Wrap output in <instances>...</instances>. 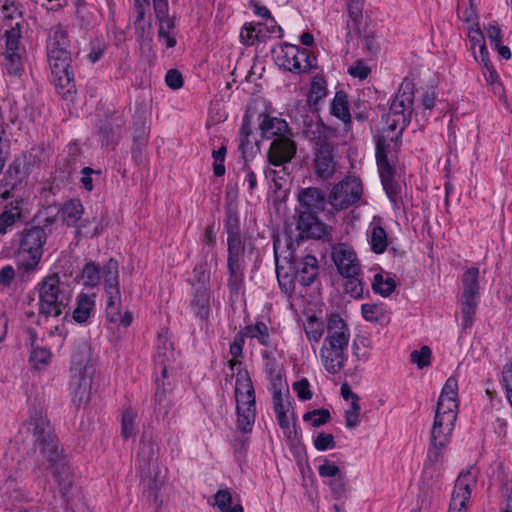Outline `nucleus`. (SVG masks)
<instances>
[{
	"label": "nucleus",
	"mask_w": 512,
	"mask_h": 512,
	"mask_svg": "<svg viewBox=\"0 0 512 512\" xmlns=\"http://www.w3.org/2000/svg\"><path fill=\"white\" fill-rule=\"evenodd\" d=\"M458 407L457 386H443L437 402L430 440L439 444L450 443L457 420Z\"/></svg>",
	"instance_id": "3"
},
{
	"label": "nucleus",
	"mask_w": 512,
	"mask_h": 512,
	"mask_svg": "<svg viewBox=\"0 0 512 512\" xmlns=\"http://www.w3.org/2000/svg\"><path fill=\"white\" fill-rule=\"evenodd\" d=\"M361 313L368 322L379 323L386 319V311L383 304H362Z\"/></svg>",
	"instance_id": "44"
},
{
	"label": "nucleus",
	"mask_w": 512,
	"mask_h": 512,
	"mask_svg": "<svg viewBox=\"0 0 512 512\" xmlns=\"http://www.w3.org/2000/svg\"><path fill=\"white\" fill-rule=\"evenodd\" d=\"M95 362L96 359L92 355L89 342H79L72 356V377L79 384L93 383L96 380Z\"/></svg>",
	"instance_id": "12"
},
{
	"label": "nucleus",
	"mask_w": 512,
	"mask_h": 512,
	"mask_svg": "<svg viewBox=\"0 0 512 512\" xmlns=\"http://www.w3.org/2000/svg\"><path fill=\"white\" fill-rule=\"evenodd\" d=\"M362 193L361 181L356 177H346L332 188L329 203L337 210L346 209L357 202Z\"/></svg>",
	"instance_id": "15"
},
{
	"label": "nucleus",
	"mask_w": 512,
	"mask_h": 512,
	"mask_svg": "<svg viewBox=\"0 0 512 512\" xmlns=\"http://www.w3.org/2000/svg\"><path fill=\"white\" fill-rule=\"evenodd\" d=\"M327 335L323 344L348 348L350 329L344 319L338 314H331L327 318Z\"/></svg>",
	"instance_id": "21"
},
{
	"label": "nucleus",
	"mask_w": 512,
	"mask_h": 512,
	"mask_svg": "<svg viewBox=\"0 0 512 512\" xmlns=\"http://www.w3.org/2000/svg\"><path fill=\"white\" fill-rule=\"evenodd\" d=\"M276 353L275 350H265L263 352V370L267 381L272 384H281L283 381H286V379L281 358L276 356Z\"/></svg>",
	"instance_id": "26"
},
{
	"label": "nucleus",
	"mask_w": 512,
	"mask_h": 512,
	"mask_svg": "<svg viewBox=\"0 0 512 512\" xmlns=\"http://www.w3.org/2000/svg\"><path fill=\"white\" fill-rule=\"evenodd\" d=\"M329 486L333 497L335 499H341L346 495V482L345 477L343 475H338V477L334 478L329 482Z\"/></svg>",
	"instance_id": "59"
},
{
	"label": "nucleus",
	"mask_w": 512,
	"mask_h": 512,
	"mask_svg": "<svg viewBox=\"0 0 512 512\" xmlns=\"http://www.w3.org/2000/svg\"><path fill=\"white\" fill-rule=\"evenodd\" d=\"M343 277L345 278V282L343 284L345 292L355 299L362 297L364 286L359 275Z\"/></svg>",
	"instance_id": "50"
},
{
	"label": "nucleus",
	"mask_w": 512,
	"mask_h": 512,
	"mask_svg": "<svg viewBox=\"0 0 512 512\" xmlns=\"http://www.w3.org/2000/svg\"><path fill=\"white\" fill-rule=\"evenodd\" d=\"M314 446L318 451H325L335 447V441L332 434L321 432L314 439Z\"/></svg>",
	"instance_id": "58"
},
{
	"label": "nucleus",
	"mask_w": 512,
	"mask_h": 512,
	"mask_svg": "<svg viewBox=\"0 0 512 512\" xmlns=\"http://www.w3.org/2000/svg\"><path fill=\"white\" fill-rule=\"evenodd\" d=\"M296 153V144L288 136L276 138L268 150V160L274 166H281L292 160Z\"/></svg>",
	"instance_id": "22"
},
{
	"label": "nucleus",
	"mask_w": 512,
	"mask_h": 512,
	"mask_svg": "<svg viewBox=\"0 0 512 512\" xmlns=\"http://www.w3.org/2000/svg\"><path fill=\"white\" fill-rule=\"evenodd\" d=\"M332 260L342 276L360 274V265L354 250L346 244H338L332 249Z\"/></svg>",
	"instance_id": "20"
},
{
	"label": "nucleus",
	"mask_w": 512,
	"mask_h": 512,
	"mask_svg": "<svg viewBox=\"0 0 512 512\" xmlns=\"http://www.w3.org/2000/svg\"><path fill=\"white\" fill-rule=\"evenodd\" d=\"M154 457V447L150 443L141 442L139 452H138V460L140 463V467L145 470L149 467L151 461Z\"/></svg>",
	"instance_id": "54"
},
{
	"label": "nucleus",
	"mask_w": 512,
	"mask_h": 512,
	"mask_svg": "<svg viewBox=\"0 0 512 512\" xmlns=\"http://www.w3.org/2000/svg\"><path fill=\"white\" fill-rule=\"evenodd\" d=\"M331 416L326 409H317L311 412H307L303 419L304 421H310L313 427H319L330 420Z\"/></svg>",
	"instance_id": "53"
},
{
	"label": "nucleus",
	"mask_w": 512,
	"mask_h": 512,
	"mask_svg": "<svg viewBox=\"0 0 512 512\" xmlns=\"http://www.w3.org/2000/svg\"><path fill=\"white\" fill-rule=\"evenodd\" d=\"M154 11L159 21L158 37L162 40L167 48H172L176 44L175 38L171 35L175 24L174 20L169 17L168 0H160L153 2Z\"/></svg>",
	"instance_id": "23"
},
{
	"label": "nucleus",
	"mask_w": 512,
	"mask_h": 512,
	"mask_svg": "<svg viewBox=\"0 0 512 512\" xmlns=\"http://www.w3.org/2000/svg\"><path fill=\"white\" fill-rule=\"evenodd\" d=\"M47 59L51 73L54 76L56 86L67 88L65 96L72 94L74 85L72 83L73 75L69 70L70 67V52L63 51H47Z\"/></svg>",
	"instance_id": "17"
},
{
	"label": "nucleus",
	"mask_w": 512,
	"mask_h": 512,
	"mask_svg": "<svg viewBox=\"0 0 512 512\" xmlns=\"http://www.w3.org/2000/svg\"><path fill=\"white\" fill-rule=\"evenodd\" d=\"M237 427L244 433L252 431L256 419L254 386H235Z\"/></svg>",
	"instance_id": "11"
},
{
	"label": "nucleus",
	"mask_w": 512,
	"mask_h": 512,
	"mask_svg": "<svg viewBox=\"0 0 512 512\" xmlns=\"http://www.w3.org/2000/svg\"><path fill=\"white\" fill-rule=\"evenodd\" d=\"M241 333L245 337L255 339L260 345L265 346L268 350H275V346L269 334V328L263 322H256L253 325L246 326Z\"/></svg>",
	"instance_id": "29"
},
{
	"label": "nucleus",
	"mask_w": 512,
	"mask_h": 512,
	"mask_svg": "<svg viewBox=\"0 0 512 512\" xmlns=\"http://www.w3.org/2000/svg\"><path fill=\"white\" fill-rule=\"evenodd\" d=\"M337 168L334 147L326 138L319 137L315 143L314 169L317 177L327 180Z\"/></svg>",
	"instance_id": "18"
},
{
	"label": "nucleus",
	"mask_w": 512,
	"mask_h": 512,
	"mask_svg": "<svg viewBox=\"0 0 512 512\" xmlns=\"http://www.w3.org/2000/svg\"><path fill=\"white\" fill-rule=\"evenodd\" d=\"M240 42L246 46H252L260 41H265L267 34L263 32L261 25L247 22L240 31Z\"/></svg>",
	"instance_id": "36"
},
{
	"label": "nucleus",
	"mask_w": 512,
	"mask_h": 512,
	"mask_svg": "<svg viewBox=\"0 0 512 512\" xmlns=\"http://www.w3.org/2000/svg\"><path fill=\"white\" fill-rule=\"evenodd\" d=\"M263 119L259 124L262 138H280L286 137L289 133V127L285 120L278 117H272L267 114H263Z\"/></svg>",
	"instance_id": "27"
},
{
	"label": "nucleus",
	"mask_w": 512,
	"mask_h": 512,
	"mask_svg": "<svg viewBox=\"0 0 512 512\" xmlns=\"http://www.w3.org/2000/svg\"><path fill=\"white\" fill-rule=\"evenodd\" d=\"M6 49L3 54H19V41L21 38V29L19 24L5 32Z\"/></svg>",
	"instance_id": "48"
},
{
	"label": "nucleus",
	"mask_w": 512,
	"mask_h": 512,
	"mask_svg": "<svg viewBox=\"0 0 512 512\" xmlns=\"http://www.w3.org/2000/svg\"><path fill=\"white\" fill-rule=\"evenodd\" d=\"M372 290L383 297L391 295L396 288L395 278L389 273H376L371 283Z\"/></svg>",
	"instance_id": "37"
},
{
	"label": "nucleus",
	"mask_w": 512,
	"mask_h": 512,
	"mask_svg": "<svg viewBox=\"0 0 512 512\" xmlns=\"http://www.w3.org/2000/svg\"><path fill=\"white\" fill-rule=\"evenodd\" d=\"M46 240L45 229L40 226H33L21 232L17 252V262L21 269L30 272L38 266Z\"/></svg>",
	"instance_id": "5"
},
{
	"label": "nucleus",
	"mask_w": 512,
	"mask_h": 512,
	"mask_svg": "<svg viewBox=\"0 0 512 512\" xmlns=\"http://www.w3.org/2000/svg\"><path fill=\"white\" fill-rule=\"evenodd\" d=\"M123 128V122L121 120H115L108 122L101 128L104 142L106 145L115 144L121 137Z\"/></svg>",
	"instance_id": "46"
},
{
	"label": "nucleus",
	"mask_w": 512,
	"mask_h": 512,
	"mask_svg": "<svg viewBox=\"0 0 512 512\" xmlns=\"http://www.w3.org/2000/svg\"><path fill=\"white\" fill-rule=\"evenodd\" d=\"M165 82L168 87L177 90L183 86V77L179 71L171 69L166 73Z\"/></svg>",
	"instance_id": "62"
},
{
	"label": "nucleus",
	"mask_w": 512,
	"mask_h": 512,
	"mask_svg": "<svg viewBox=\"0 0 512 512\" xmlns=\"http://www.w3.org/2000/svg\"><path fill=\"white\" fill-rule=\"evenodd\" d=\"M448 445L430 440L421 474L423 489L428 491L438 487L444 469L445 451Z\"/></svg>",
	"instance_id": "8"
},
{
	"label": "nucleus",
	"mask_w": 512,
	"mask_h": 512,
	"mask_svg": "<svg viewBox=\"0 0 512 512\" xmlns=\"http://www.w3.org/2000/svg\"><path fill=\"white\" fill-rule=\"evenodd\" d=\"M214 505L220 512H244L240 503L232 506V493L229 489H220L215 493Z\"/></svg>",
	"instance_id": "39"
},
{
	"label": "nucleus",
	"mask_w": 512,
	"mask_h": 512,
	"mask_svg": "<svg viewBox=\"0 0 512 512\" xmlns=\"http://www.w3.org/2000/svg\"><path fill=\"white\" fill-rule=\"evenodd\" d=\"M95 307V294L80 293L76 298V307L73 311V319L78 323L86 322Z\"/></svg>",
	"instance_id": "30"
},
{
	"label": "nucleus",
	"mask_w": 512,
	"mask_h": 512,
	"mask_svg": "<svg viewBox=\"0 0 512 512\" xmlns=\"http://www.w3.org/2000/svg\"><path fill=\"white\" fill-rule=\"evenodd\" d=\"M101 277H103L104 282L108 320L112 323H118L123 327H128L132 323L133 317L129 311H121L118 262L110 259L102 270L93 262L87 263L84 266L82 279L86 286H97Z\"/></svg>",
	"instance_id": "2"
},
{
	"label": "nucleus",
	"mask_w": 512,
	"mask_h": 512,
	"mask_svg": "<svg viewBox=\"0 0 512 512\" xmlns=\"http://www.w3.org/2000/svg\"><path fill=\"white\" fill-rule=\"evenodd\" d=\"M39 313L46 317L60 316L71 300V292L56 274L45 277L38 284Z\"/></svg>",
	"instance_id": "4"
},
{
	"label": "nucleus",
	"mask_w": 512,
	"mask_h": 512,
	"mask_svg": "<svg viewBox=\"0 0 512 512\" xmlns=\"http://www.w3.org/2000/svg\"><path fill=\"white\" fill-rule=\"evenodd\" d=\"M318 473L321 477L336 478L340 474L339 467L329 460L325 459L318 468Z\"/></svg>",
	"instance_id": "61"
},
{
	"label": "nucleus",
	"mask_w": 512,
	"mask_h": 512,
	"mask_svg": "<svg viewBox=\"0 0 512 512\" xmlns=\"http://www.w3.org/2000/svg\"><path fill=\"white\" fill-rule=\"evenodd\" d=\"M354 6L355 4H348V20L346 22L347 39H352L354 36H358L361 32L363 5H359V11L357 14H354Z\"/></svg>",
	"instance_id": "41"
},
{
	"label": "nucleus",
	"mask_w": 512,
	"mask_h": 512,
	"mask_svg": "<svg viewBox=\"0 0 512 512\" xmlns=\"http://www.w3.org/2000/svg\"><path fill=\"white\" fill-rule=\"evenodd\" d=\"M273 410L284 436L291 439L296 431L290 419L293 417L292 398L288 386L275 388L273 391Z\"/></svg>",
	"instance_id": "14"
},
{
	"label": "nucleus",
	"mask_w": 512,
	"mask_h": 512,
	"mask_svg": "<svg viewBox=\"0 0 512 512\" xmlns=\"http://www.w3.org/2000/svg\"><path fill=\"white\" fill-rule=\"evenodd\" d=\"M71 395L76 406L86 405L90 400L91 386H75Z\"/></svg>",
	"instance_id": "55"
},
{
	"label": "nucleus",
	"mask_w": 512,
	"mask_h": 512,
	"mask_svg": "<svg viewBox=\"0 0 512 512\" xmlns=\"http://www.w3.org/2000/svg\"><path fill=\"white\" fill-rule=\"evenodd\" d=\"M137 414L132 409H126L121 418V436L124 439L134 437L137 433Z\"/></svg>",
	"instance_id": "43"
},
{
	"label": "nucleus",
	"mask_w": 512,
	"mask_h": 512,
	"mask_svg": "<svg viewBox=\"0 0 512 512\" xmlns=\"http://www.w3.org/2000/svg\"><path fill=\"white\" fill-rule=\"evenodd\" d=\"M306 49H301L297 45L285 44L281 48V53L277 56L278 65L284 70L293 73H303L313 67V61Z\"/></svg>",
	"instance_id": "16"
},
{
	"label": "nucleus",
	"mask_w": 512,
	"mask_h": 512,
	"mask_svg": "<svg viewBox=\"0 0 512 512\" xmlns=\"http://www.w3.org/2000/svg\"><path fill=\"white\" fill-rule=\"evenodd\" d=\"M431 349L428 346L421 347L420 350H414L410 354V361L422 369L431 363Z\"/></svg>",
	"instance_id": "51"
},
{
	"label": "nucleus",
	"mask_w": 512,
	"mask_h": 512,
	"mask_svg": "<svg viewBox=\"0 0 512 512\" xmlns=\"http://www.w3.org/2000/svg\"><path fill=\"white\" fill-rule=\"evenodd\" d=\"M413 101V84L411 81L404 80L389 107L386 120L388 131L395 132L398 130L397 134H400L408 126Z\"/></svg>",
	"instance_id": "6"
},
{
	"label": "nucleus",
	"mask_w": 512,
	"mask_h": 512,
	"mask_svg": "<svg viewBox=\"0 0 512 512\" xmlns=\"http://www.w3.org/2000/svg\"><path fill=\"white\" fill-rule=\"evenodd\" d=\"M69 40L67 30L60 24L50 28L47 39V51L68 50Z\"/></svg>",
	"instance_id": "34"
},
{
	"label": "nucleus",
	"mask_w": 512,
	"mask_h": 512,
	"mask_svg": "<svg viewBox=\"0 0 512 512\" xmlns=\"http://www.w3.org/2000/svg\"><path fill=\"white\" fill-rule=\"evenodd\" d=\"M478 300H462L461 299V316L463 330L470 329L473 326Z\"/></svg>",
	"instance_id": "45"
},
{
	"label": "nucleus",
	"mask_w": 512,
	"mask_h": 512,
	"mask_svg": "<svg viewBox=\"0 0 512 512\" xmlns=\"http://www.w3.org/2000/svg\"><path fill=\"white\" fill-rule=\"evenodd\" d=\"M290 266L295 274V280L304 286L312 284L318 275V261L309 254L301 259H293Z\"/></svg>",
	"instance_id": "24"
},
{
	"label": "nucleus",
	"mask_w": 512,
	"mask_h": 512,
	"mask_svg": "<svg viewBox=\"0 0 512 512\" xmlns=\"http://www.w3.org/2000/svg\"><path fill=\"white\" fill-rule=\"evenodd\" d=\"M83 205L79 200L73 199L66 202L62 208L63 221L68 226H76L83 214Z\"/></svg>",
	"instance_id": "40"
},
{
	"label": "nucleus",
	"mask_w": 512,
	"mask_h": 512,
	"mask_svg": "<svg viewBox=\"0 0 512 512\" xmlns=\"http://www.w3.org/2000/svg\"><path fill=\"white\" fill-rule=\"evenodd\" d=\"M4 66L8 74L19 76L23 70L20 54H3Z\"/></svg>",
	"instance_id": "52"
},
{
	"label": "nucleus",
	"mask_w": 512,
	"mask_h": 512,
	"mask_svg": "<svg viewBox=\"0 0 512 512\" xmlns=\"http://www.w3.org/2000/svg\"><path fill=\"white\" fill-rule=\"evenodd\" d=\"M156 358L164 366L163 375L167 372L166 363L174 358V349L167 335L159 334L156 343Z\"/></svg>",
	"instance_id": "38"
},
{
	"label": "nucleus",
	"mask_w": 512,
	"mask_h": 512,
	"mask_svg": "<svg viewBox=\"0 0 512 512\" xmlns=\"http://www.w3.org/2000/svg\"><path fill=\"white\" fill-rule=\"evenodd\" d=\"M368 242L371 250L376 254L385 252L388 246V238L385 229L381 226L379 221H372L367 230Z\"/></svg>",
	"instance_id": "28"
},
{
	"label": "nucleus",
	"mask_w": 512,
	"mask_h": 512,
	"mask_svg": "<svg viewBox=\"0 0 512 512\" xmlns=\"http://www.w3.org/2000/svg\"><path fill=\"white\" fill-rule=\"evenodd\" d=\"M13 190L14 185L10 188H5L0 193V202L13 199L0 214V236L6 234L7 230L21 217L24 200L22 198H15Z\"/></svg>",
	"instance_id": "19"
},
{
	"label": "nucleus",
	"mask_w": 512,
	"mask_h": 512,
	"mask_svg": "<svg viewBox=\"0 0 512 512\" xmlns=\"http://www.w3.org/2000/svg\"><path fill=\"white\" fill-rule=\"evenodd\" d=\"M227 245L228 287L231 293L237 294L244 281V246L237 229H228Z\"/></svg>",
	"instance_id": "7"
},
{
	"label": "nucleus",
	"mask_w": 512,
	"mask_h": 512,
	"mask_svg": "<svg viewBox=\"0 0 512 512\" xmlns=\"http://www.w3.org/2000/svg\"><path fill=\"white\" fill-rule=\"evenodd\" d=\"M303 329L309 342L319 343L325 332L326 325L315 314H309L303 320Z\"/></svg>",
	"instance_id": "33"
},
{
	"label": "nucleus",
	"mask_w": 512,
	"mask_h": 512,
	"mask_svg": "<svg viewBox=\"0 0 512 512\" xmlns=\"http://www.w3.org/2000/svg\"><path fill=\"white\" fill-rule=\"evenodd\" d=\"M230 373L227 376L230 377L231 384H249L251 382L249 372L242 367L241 362L229 361Z\"/></svg>",
	"instance_id": "47"
},
{
	"label": "nucleus",
	"mask_w": 512,
	"mask_h": 512,
	"mask_svg": "<svg viewBox=\"0 0 512 512\" xmlns=\"http://www.w3.org/2000/svg\"><path fill=\"white\" fill-rule=\"evenodd\" d=\"M298 200L303 207L310 211L321 210L325 204L324 195L315 187H308L301 190L298 195Z\"/></svg>",
	"instance_id": "31"
},
{
	"label": "nucleus",
	"mask_w": 512,
	"mask_h": 512,
	"mask_svg": "<svg viewBox=\"0 0 512 512\" xmlns=\"http://www.w3.org/2000/svg\"><path fill=\"white\" fill-rule=\"evenodd\" d=\"M371 72L369 66H367L362 60H358L354 62L348 68V73L354 78H358L359 80L366 79Z\"/></svg>",
	"instance_id": "57"
},
{
	"label": "nucleus",
	"mask_w": 512,
	"mask_h": 512,
	"mask_svg": "<svg viewBox=\"0 0 512 512\" xmlns=\"http://www.w3.org/2000/svg\"><path fill=\"white\" fill-rule=\"evenodd\" d=\"M320 357L325 369L334 374L343 367L347 357V348L323 344L320 349Z\"/></svg>",
	"instance_id": "25"
},
{
	"label": "nucleus",
	"mask_w": 512,
	"mask_h": 512,
	"mask_svg": "<svg viewBox=\"0 0 512 512\" xmlns=\"http://www.w3.org/2000/svg\"><path fill=\"white\" fill-rule=\"evenodd\" d=\"M341 395L345 400H351L350 411L360 412L359 397L351 391L350 386H341Z\"/></svg>",
	"instance_id": "63"
},
{
	"label": "nucleus",
	"mask_w": 512,
	"mask_h": 512,
	"mask_svg": "<svg viewBox=\"0 0 512 512\" xmlns=\"http://www.w3.org/2000/svg\"><path fill=\"white\" fill-rule=\"evenodd\" d=\"M326 82L321 77H315L311 82V87L308 96V102L316 105L321 99L326 96Z\"/></svg>",
	"instance_id": "49"
},
{
	"label": "nucleus",
	"mask_w": 512,
	"mask_h": 512,
	"mask_svg": "<svg viewBox=\"0 0 512 512\" xmlns=\"http://www.w3.org/2000/svg\"><path fill=\"white\" fill-rule=\"evenodd\" d=\"M479 470L469 466L456 479L448 512H467L468 501L476 488Z\"/></svg>",
	"instance_id": "9"
},
{
	"label": "nucleus",
	"mask_w": 512,
	"mask_h": 512,
	"mask_svg": "<svg viewBox=\"0 0 512 512\" xmlns=\"http://www.w3.org/2000/svg\"><path fill=\"white\" fill-rule=\"evenodd\" d=\"M32 430L36 449L42 463H47V468L57 480L61 489L68 490L72 484L70 469L59 450L58 438L54 433L46 416L36 415L28 423Z\"/></svg>",
	"instance_id": "1"
},
{
	"label": "nucleus",
	"mask_w": 512,
	"mask_h": 512,
	"mask_svg": "<svg viewBox=\"0 0 512 512\" xmlns=\"http://www.w3.org/2000/svg\"><path fill=\"white\" fill-rule=\"evenodd\" d=\"M51 353L49 350L41 347H35L32 349L30 354V362L35 367L40 365H46L50 362Z\"/></svg>",
	"instance_id": "56"
},
{
	"label": "nucleus",
	"mask_w": 512,
	"mask_h": 512,
	"mask_svg": "<svg viewBox=\"0 0 512 512\" xmlns=\"http://www.w3.org/2000/svg\"><path fill=\"white\" fill-rule=\"evenodd\" d=\"M244 335L239 332L233 342L230 344L229 352L232 356L230 361L240 362L239 357L242 356L243 346H244Z\"/></svg>",
	"instance_id": "60"
},
{
	"label": "nucleus",
	"mask_w": 512,
	"mask_h": 512,
	"mask_svg": "<svg viewBox=\"0 0 512 512\" xmlns=\"http://www.w3.org/2000/svg\"><path fill=\"white\" fill-rule=\"evenodd\" d=\"M237 427L244 433L252 431L256 419L254 386H235Z\"/></svg>",
	"instance_id": "10"
},
{
	"label": "nucleus",
	"mask_w": 512,
	"mask_h": 512,
	"mask_svg": "<svg viewBox=\"0 0 512 512\" xmlns=\"http://www.w3.org/2000/svg\"><path fill=\"white\" fill-rule=\"evenodd\" d=\"M248 6L252 9L256 16L265 19V21L272 16L269 9L265 5L260 4L258 1L250 0L248 2Z\"/></svg>",
	"instance_id": "64"
},
{
	"label": "nucleus",
	"mask_w": 512,
	"mask_h": 512,
	"mask_svg": "<svg viewBox=\"0 0 512 512\" xmlns=\"http://www.w3.org/2000/svg\"><path fill=\"white\" fill-rule=\"evenodd\" d=\"M478 276L479 269L476 267H471L466 270L462 277L463 283V292H462V300H478Z\"/></svg>",
	"instance_id": "32"
},
{
	"label": "nucleus",
	"mask_w": 512,
	"mask_h": 512,
	"mask_svg": "<svg viewBox=\"0 0 512 512\" xmlns=\"http://www.w3.org/2000/svg\"><path fill=\"white\" fill-rule=\"evenodd\" d=\"M331 113L345 123L350 121L347 95L344 92L336 93L331 105Z\"/></svg>",
	"instance_id": "42"
},
{
	"label": "nucleus",
	"mask_w": 512,
	"mask_h": 512,
	"mask_svg": "<svg viewBox=\"0 0 512 512\" xmlns=\"http://www.w3.org/2000/svg\"><path fill=\"white\" fill-rule=\"evenodd\" d=\"M297 228L307 237H319L321 233L320 223L312 211L301 212Z\"/></svg>",
	"instance_id": "35"
},
{
	"label": "nucleus",
	"mask_w": 512,
	"mask_h": 512,
	"mask_svg": "<svg viewBox=\"0 0 512 512\" xmlns=\"http://www.w3.org/2000/svg\"><path fill=\"white\" fill-rule=\"evenodd\" d=\"M389 133L390 131L387 129L382 134L375 136L377 166L385 189L390 185L395 172L393 167L394 155L392 151L394 136H390Z\"/></svg>",
	"instance_id": "13"
}]
</instances>
